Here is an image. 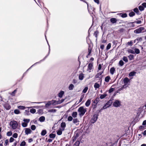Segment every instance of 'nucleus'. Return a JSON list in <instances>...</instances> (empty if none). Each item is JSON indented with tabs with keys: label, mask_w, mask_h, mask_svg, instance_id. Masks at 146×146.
<instances>
[{
	"label": "nucleus",
	"mask_w": 146,
	"mask_h": 146,
	"mask_svg": "<svg viewBox=\"0 0 146 146\" xmlns=\"http://www.w3.org/2000/svg\"><path fill=\"white\" fill-rule=\"evenodd\" d=\"M52 105H56V104H58V101H57L56 100H52L51 101Z\"/></svg>",
	"instance_id": "14"
},
{
	"label": "nucleus",
	"mask_w": 146,
	"mask_h": 146,
	"mask_svg": "<svg viewBox=\"0 0 146 146\" xmlns=\"http://www.w3.org/2000/svg\"><path fill=\"white\" fill-rule=\"evenodd\" d=\"M134 56L132 54H130L129 56L128 57L130 60H132Z\"/></svg>",
	"instance_id": "47"
},
{
	"label": "nucleus",
	"mask_w": 146,
	"mask_h": 146,
	"mask_svg": "<svg viewBox=\"0 0 146 146\" xmlns=\"http://www.w3.org/2000/svg\"><path fill=\"white\" fill-rule=\"evenodd\" d=\"M134 52L136 54H139L140 53V50L138 48H135L134 49Z\"/></svg>",
	"instance_id": "31"
},
{
	"label": "nucleus",
	"mask_w": 146,
	"mask_h": 146,
	"mask_svg": "<svg viewBox=\"0 0 146 146\" xmlns=\"http://www.w3.org/2000/svg\"><path fill=\"white\" fill-rule=\"evenodd\" d=\"M141 23H142V22L141 21L138 20V21H135L133 23H135L136 24H141Z\"/></svg>",
	"instance_id": "54"
},
{
	"label": "nucleus",
	"mask_w": 146,
	"mask_h": 146,
	"mask_svg": "<svg viewBox=\"0 0 146 146\" xmlns=\"http://www.w3.org/2000/svg\"><path fill=\"white\" fill-rule=\"evenodd\" d=\"M45 37H46V40L47 41V43H48V46H49V51H48V54H47V55H46L45 57L42 60H40V61L38 62H36V63H35L34 64H33V65L30 68H29L28 70H27L26 71V72L24 74H23V75L24 76L26 74V72H27L33 66H34V65L36 64H38V63H40L42 61H43L47 57V56H48V55H49V54H50V46H49V44H48V41L46 39V35H45Z\"/></svg>",
	"instance_id": "1"
},
{
	"label": "nucleus",
	"mask_w": 146,
	"mask_h": 146,
	"mask_svg": "<svg viewBox=\"0 0 146 146\" xmlns=\"http://www.w3.org/2000/svg\"><path fill=\"white\" fill-rule=\"evenodd\" d=\"M12 133L11 131H8L7 133V135L8 136H10L12 135Z\"/></svg>",
	"instance_id": "46"
},
{
	"label": "nucleus",
	"mask_w": 146,
	"mask_h": 146,
	"mask_svg": "<svg viewBox=\"0 0 146 146\" xmlns=\"http://www.w3.org/2000/svg\"><path fill=\"white\" fill-rule=\"evenodd\" d=\"M72 119L73 118L71 116H69L68 118V120L69 121H71Z\"/></svg>",
	"instance_id": "53"
},
{
	"label": "nucleus",
	"mask_w": 146,
	"mask_h": 146,
	"mask_svg": "<svg viewBox=\"0 0 146 146\" xmlns=\"http://www.w3.org/2000/svg\"><path fill=\"white\" fill-rule=\"evenodd\" d=\"M84 78V74L83 73L80 74L78 76L79 79L80 80H82Z\"/></svg>",
	"instance_id": "9"
},
{
	"label": "nucleus",
	"mask_w": 146,
	"mask_h": 146,
	"mask_svg": "<svg viewBox=\"0 0 146 146\" xmlns=\"http://www.w3.org/2000/svg\"><path fill=\"white\" fill-rule=\"evenodd\" d=\"M91 103V100H88L85 103V105L86 107H88L89 106Z\"/></svg>",
	"instance_id": "16"
},
{
	"label": "nucleus",
	"mask_w": 146,
	"mask_h": 146,
	"mask_svg": "<svg viewBox=\"0 0 146 146\" xmlns=\"http://www.w3.org/2000/svg\"><path fill=\"white\" fill-rule=\"evenodd\" d=\"M127 17V15L126 13L123 14L121 15V17Z\"/></svg>",
	"instance_id": "62"
},
{
	"label": "nucleus",
	"mask_w": 146,
	"mask_h": 146,
	"mask_svg": "<svg viewBox=\"0 0 146 146\" xmlns=\"http://www.w3.org/2000/svg\"><path fill=\"white\" fill-rule=\"evenodd\" d=\"M136 72H134V71L132 72H130L129 74V76H133L135 75V74H136Z\"/></svg>",
	"instance_id": "26"
},
{
	"label": "nucleus",
	"mask_w": 146,
	"mask_h": 146,
	"mask_svg": "<svg viewBox=\"0 0 146 146\" xmlns=\"http://www.w3.org/2000/svg\"><path fill=\"white\" fill-rule=\"evenodd\" d=\"M10 125L13 129H15L17 127L18 124L16 121H11Z\"/></svg>",
	"instance_id": "5"
},
{
	"label": "nucleus",
	"mask_w": 146,
	"mask_h": 146,
	"mask_svg": "<svg viewBox=\"0 0 146 146\" xmlns=\"http://www.w3.org/2000/svg\"><path fill=\"white\" fill-rule=\"evenodd\" d=\"M111 43H109L106 47V49L107 50H109L111 48Z\"/></svg>",
	"instance_id": "50"
},
{
	"label": "nucleus",
	"mask_w": 146,
	"mask_h": 146,
	"mask_svg": "<svg viewBox=\"0 0 146 146\" xmlns=\"http://www.w3.org/2000/svg\"><path fill=\"white\" fill-rule=\"evenodd\" d=\"M94 87L95 88V90H96L97 88H98L100 87V85L96 83L94 84Z\"/></svg>",
	"instance_id": "21"
},
{
	"label": "nucleus",
	"mask_w": 146,
	"mask_h": 146,
	"mask_svg": "<svg viewBox=\"0 0 146 146\" xmlns=\"http://www.w3.org/2000/svg\"><path fill=\"white\" fill-rule=\"evenodd\" d=\"M94 69L93 65V63H89L88 64L87 71L89 72H91V70Z\"/></svg>",
	"instance_id": "8"
},
{
	"label": "nucleus",
	"mask_w": 146,
	"mask_h": 146,
	"mask_svg": "<svg viewBox=\"0 0 146 146\" xmlns=\"http://www.w3.org/2000/svg\"><path fill=\"white\" fill-rule=\"evenodd\" d=\"M135 15V13L134 12L132 11L131 12L129 13V15L130 17H132L133 16H134Z\"/></svg>",
	"instance_id": "42"
},
{
	"label": "nucleus",
	"mask_w": 146,
	"mask_h": 146,
	"mask_svg": "<svg viewBox=\"0 0 146 146\" xmlns=\"http://www.w3.org/2000/svg\"><path fill=\"white\" fill-rule=\"evenodd\" d=\"M80 142L79 141H77L74 144L73 146H79Z\"/></svg>",
	"instance_id": "43"
},
{
	"label": "nucleus",
	"mask_w": 146,
	"mask_h": 146,
	"mask_svg": "<svg viewBox=\"0 0 146 146\" xmlns=\"http://www.w3.org/2000/svg\"><path fill=\"white\" fill-rule=\"evenodd\" d=\"M65 100V99H62L58 101V103L59 104H60L62 103Z\"/></svg>",
	"instance_id": "60"
},
{
	"label": "nucleus",
	"mask_w": 146,
	"mask_h": 146,
	"mask_svg": "<svg viewBox=\"0 0 146 146\" xmlns=\"http://www.w3.org/2000/svg\"><path fill=\"white\" fill-rule=\"evenodd\" d=\"M4 106L7 110H9L11 108V106L7 104H5Z\"/></svg>",
	"instance_id": "30"
},
{
	"label": "nucleus",
	"mask_w": 146,
	"mask_h": 146,
	"mask_svg": "<svg viewBox=\"0 0 146 146\" xmlns=\"http://www.w3.org/2000/svg\"><path fill=\"white\" fill-rule=\"evenodd\" d=\"M22 125L23 127H26L27 125V124L25 122H23L22 123Z\"/></svg>",
	"instance_id": "49"
},
{
	"label": "nucleus",
	"mask_w": 146,
	"mask_h": 146,
	"mask_svg": "<svg viewBox=\"0 0 146 146\" xmlns=\"http://www.w3.org/2000/svg\"><path fill=\"white\" fill-rule=\"evenodd\" d=\"M117 21V19L115 18H112L110 19V21L113 23H116Z\"/></svg>",
	"instance_id": "23"
},
{
	"label": "nucleus",
	"mask_w": 146,
	"mask_h": 146,
	"mask_svg": "<svg viewBox=\"0 0 146 146\" xmlns=\"http://www.w3.org/2000/svg\"><path fill=\"white\" fill-rule=\"evenodd\" d=\"M66 126V123L64 122H62L61 124V126L62 128V130H64V128Z\"/></svg>",
	"instance_id": "13"
},
{
	"label": "nucleus",
	"mask_w": 146,
	"mask_h": 146,
	"mask_svg": "<svg viewBox=\"0 0 146 146\" xmlns=\"http://www.w3.org/2000/svg\"><path fill=\"white\" fill-rule=\"evenodd\" d=\"M62 130H59L57 132V134L58 135H60L62 134Z\"/></svg>",
	"instance_id": "44"
},
{
	"label": "nucleus",
	"mask_w": 146,
	"mask_h": 146,
	"mask_svg": "<svg viewBox=\"0 0 146 146\" xmlns=\"http://www.w3.org/2000/svg\"><path fill=\"white\" fill-rule=\"evenodd\" d=\"M79 121L77 118H75L73 119V123L76 124V125L79 124L78 123Z\"/></svg>",
	"instance_id": "24"
},
{
	"label": "nucleus",
	"mask_w": 146,
	"mask_h": 146,
	"mask_svg": "<svg viewBox=\"0 0 146 146\" xmlns=\"http://www.w3.org/2000/svg\"><path fill=\"white\" fill-rule=\"evenodd\" d=\"M133 11L134 12L136 13L137 14H139V11L137 8H136L133 9Z\"/></svg>",
	"instance_id": "33"
},
{
	"label": "nucleus",
	"mask_w": 146,
	"mask_h": 146,
	"mask_svg": "<svg viewBox=\"0 0 146 146\" xmlns=\"http://www.w3.org/2000/svg\"><path fill=\"white\" fill-rule=\"evenodd\" d=\"M46 133V131L45 130H43L41 133V135L42 136H44Z\"/></svg>",
	"instance_id": "32"
},
{
	"label": "nucleus",
	"mask_w": 146,
	"mask_h": 146,
	"mask_svg": "<svg viewBox=\"0 0 146 146\" xmlns=\"http://www.w3.org/2000/svg\"><path fill=\"white\" fill-rule=\"evenodd\" d=\"M30 111L32 113H34L36 112V110L34 109H32L30 110Z\"/></svg>",
	"instance_id": "39"
},
{
	"label": "nucleus",
	"mask_w": 146,
	"mask_h": 146,
	"mask_svg": "<svg viewBox=\"0 0 146 146\" xmlns=\"http://www.w3.org/2000/svg\"><path fill=\"white\" fill-rule=\"evenodd\" d=\"M108 107V106L106 104L101 109V110H103V109H106Z\"/></svg>",
	"instance_id": "59"
},
{
	"label": "nucleus",
	"mask_w": 146,
	"mask_h": 146,
	"mask_svg": "<svg viewBox=\"0 0 146 146\" xmlns=\"http://www.w3.org/2000/svg\"><path fill=\"white\" fill-rule=\"evenodd\" d=\"M133 42L132 41H130V42H129L127 43V44L130 46H132L133 44Z\"/></svg>",
	"instance_id": "55"
},
{
	"label": "nucleus",
	"mask_w": 146,
	"mask_h": 146,
	"mask_svg": "<svg viewBox=\"0 0 146 146\" xmlns=\"http://www.w3.org/2000/svg\"><path fill=\"white\" fill-rule=\"evenodd\" d=\"M27 108V107L23 106H18V108L21 110H24Z\"/></svg>",
	"instance_id": "27"
},
{
	"label": "nucleus",
	"mask_w": 146,
	"mask_h": 146,
	"mask_svg": "<svg viewBox=\"0 0 146 146\" xmlns=\"http://www.w3.org/2000/svg\"><path fill=\"white\" fill-rule=\"evenodd\" d=\"M78 111L79 113V115L80 116H83L86 111V110L83 106L80 107L78 110Z\"/></svg>",
	"instance_id": "2"
},
{
	"label": "nucleus",
	"mask_w": 146,
	"mask_h": 146,
	"mask_svg": "<svg viewBox=\"0 0 146 146\" xmlns=\"http://www.w3.org/2000/svg\"><path fill=\"white\" fill-rule=\"evenodd\" d=\"M88 87H85L84 88V90H83L82 91V92L84 93H86L87 92V91L88 90Z\"/></svg>",
	"instance_id": "41"
},
{
	"label": "nucleus",
	"mask_w": 146,
	"mask_h": 146,
	"mask_svg": "<svg viewBox=\"0 0 146 146\" xmlns=\"http://www.w3.org/2000/svg\"><path fill=\"white\" fill-rule=\"evenodd\" d=\"M84 94H83L81 96L80 99L79 100V102H81L82 101V100L84 97Z\"/></svg>",
	"instance_id": "58"
},
{
	"label": "nucleus",
	"mask_w": 146,
	"mask_h": 146,
	"mask_svg": "<svg viewBox=\"0 0 146 146\" xmlns=\"http://www.w3.org/2000/svg\"><path fill=\"white\" fill-rule=\"evenodd\" d=\"M31 129L33 130H34L36 129V126L34 125H32L31 126Z\"/></svg>",
	"instance_id": "52"
},
{
	"label": "nucleus",
	"mask_w": 146,
	"mask_h": 146,
	"mask_svg": "<svg viewBox=\"0 0 146 146\" xmlns=\"http://www.w3.org/2000/svg\"><path fill=\"white\" fill-rule=\"evenodd\" d=\"M107 96L106 94H103L100 95V99H102L105 98Z\"/></svg>",
	"instance_id": "25"
},
{
	"label": "nucleus",
	"mask_w": 146,
	"mask_h": 146,
	"mask_svg": "<svg viewBox=\"0 0 146 146\" xmlns=\"http://www.w3.org/2000/svg\"><path fill=\"white\" fill-rule=\"evenodd\" d=\"M144 29V28L143 27H140L134 31V33H139L142 32Z\"/></svg>",
	"instance_id": "7"
},
{
	"label": "nucleus",
	"mask_w": 146,
	"mask_h": 146,
	"mask_svg": "<svg viewBox=\"0 0 146 146\" xmlns=\"http://www.w3.org/2000/svg\"><path fill=\"white\" fill-rule=\"evenodd\" d=\"M14 112L16 114H18L20 113V111L19 110L16 109L14 110Z\"/></svg>",
	"instance_id": "51"
},
{
	"label": "nucleus",
	"mask_w": 146,
	"mask_h": 146,
	"mask_svg": "<svg viewBox=\"0 0 146 146\" xmlns=\"http://www.w3.org/2000/svg\"><path fill=\"white\" fill-rule=\"evenodd\" d=\"M23 121L24 122L27 123V124L29 122L30 119H24L23 120Z\"/></svg>",
	"instance_id": "37"
},
{
	"label": "nucleus",
	"mask_w": 146,
	"mask_h": 146,
	"mask_svg": "<svg viewBox=\"0 0 146 146\" xmlns=\"http://www.w3.org/2000/svg\"><path fill=\"white\" fill-rule=\"evenodd\" d=\"M114 90V88H111L109 90V92L110 93H111Z\"/></svg>",
	"instance_id": "61"
},
{
	"label": "nucleus",
	"mask_w": 146,
	"mask_h": 146,
	"mask_svg": "<svg viewBox=\"0 0 146 146\" xmlns=\"http://www.w3.org/2000/svg\"><path fill=\"white\" fill-rule=\"evenodd\" d=\"M56 110L54 109H52L48 110V112H49L55 113L56 112Z\"/></svg>",
	"instance_id": "34"
},
{
	"label": "nucleus",
	"mask_w": 146,
	"mask_h": 146,
	"mask_svg": "<svg viewBox=\"0 0 146 146\" xmlns=\"http://www.w3.org/2000/svg\"><path fill=\"white\" fill-rule=\"evenodd\" d=\"M49 137L50 138H54L56 137L55 134L51 133L49 135Z\"/></svg>",
	"instance_id": "35"
},
{
	"label": "nucleus",
	"mask_w": 146,
	"mask_h": 146,
	"mask_svg": "<svg viewBox=\"0 0 146 146\" xmlns=\"http://www.w3.org/2000/svg\"><path fill=\"white\" fill-rule=\"evenodd\" d=\"M51 101H48L45 104V107L46 108L49 107L50 105H52Z\"/></svg>",
	"instance_id": "18"
},
{
	"label": "nucleus",
	"mask_w": 146,
	"mask_h": 146,
	"mask_svg": "<svg viewBox=\"0 0 146 146\" xmlns=\"http://www.w3.org/2000/svg\"><path fill=\"white\" fill-rule=\"evenodd\" d=\"M14 140V139L12 137H11L9 139V142H13Z\"/></svg>",
	"instance_id": "63"
},
{
	"label": "nucleus",
	"mask_w": 146,
	"mask_h": 146,
	"mask_svg": "<svg viewBox=\"0 0 146 146\" xmlns=\"http://www.w3.org/2000/svg\"><path fill=\"white\" fill-rule=\"evenodd\" d=\"M115 71V69L114 67H112L110 68V72L111 75H113Z\"/></svg>",
	"instance_id": "12"
},
{
	"label": "nucleus",
	"mask_w": 146,
	"mask_h": 146,
	"mask_svg": "<svg viewBox=\"0 0 146 146\" xmlns=\"http://www.w3.org/2000/svg\"><path fill=\"white\" fill-rule=\"evenodd\" d=\"M142 5L143 6V7H144V8H145L146 7V3H143L142 4Z\"/></svg>",
	"instance_id": "64"
},
{
	"label": "nucleus",
	"mask_w": 146,
	"mask_h": 146,
	"mask_svg": "<svg viewBox=\"0 0 146 146\" xmlns=\"http://www.w3.org/2000/svg\"><path fill=\"white\" fill-rule=\"evenodd\" d=\"M128 52L129 53H131V54H135L134 51L133 50H132L131 49L129 50H128Z\"/></svg>",
	"instance_id": "57"
},
{
	"label": "nucleus",
	"mask_w": 146,
	"mask_h": 146,
	"mask_svg": "<svg viewBox=\"0 0 146 146\" xmlns=\"http://www.w3.org/2000/svg\"><path fill=\"white\" fill-rule=\"evenodd\" d=\"M99 101V99L98 98H97L93 102V103L96 104V105L94 106V107L96 106L98 104Z\"/></svg>",
	"instance_id": "28"
},
{
	"label": "nucleus",
	"mask_w": 146,
	"mask_h": 146,
	"mask_svg": "<svg viewBox=\"0 0 146 146\" xmlns=\"http://www.w3.org/2000/svg\"><path fill=\"white\" fill-rule=\"evenodd\" d=\"M110 77L109 76H106L105 78V81L107 82H108L110 80Z\"/></svg>",
	"instance_id": "29"
},
{
	"label": "nucleus",
	"mask_w": 146,
	"mask_h": 146,
	"mask_svg": "<svg viewBox=\"0 0 146 146\" xmlns=\"http://www.w3.org/2000/svg\"><path fill=\"white\" fill-rule=\"evenodd\" d=\"M123 61L126 62H127L128 61L127 58L126 56H123Z\"/></svg>",
	"instance_id": "40"
},
{
	"label": "nucleus",
	"mask_w": 146,
	"mask_h": 146,
	"mask_svg": "<svg viewBox=\"0 0 146 146\" xmlns=\"http://www.w3.org/2000/svg\"><path fill=\"white\" fill-rule=\"evenodd\" d=\"M74 88V86L72 84H70L68 86V88L69 90H72Z\"/></svg>",
	"instance_id": "15"
},
{
	"label": "nucleus",
	"mask_w": 146,
	"mask_h": 146,
	"mask_svg": "<svg viewBox=\"0 0 146 146\" xmlns=\"http://www.w3.org/2000/svg\"><path fill=\"white\" fill-rule=\"evenodd\" d=\"M18 136V134L17 133H15L13 134V137L15 138H17Z\"/></svg>",
	"instance_id": "56"
},
{
	"label": "nucleus",
	"mask_w": 146,
	"mask_h": 146,
	"mask_svg": "<svg viewBox=\"0 0 146 146\" xmlns=\"http://www.w3.org/2000/svg\"><path fill=\"white\" fill-rule=\"evenodd\" d=\"M32 108L31 107H27L28 109L27 110H25V115H29L30 114V113L29 112V109L30 108Z\"/></svg>",
	"instance_id": "10"
},
{
	"label": "nucleus",
	"mask_w": 146,
	"mask_h": 146,
	"mask_svg": "<svg viewBox=\"0 0 146 146\" xmlns=\"http://www.w3.org/2000/svg\"><path fill=\"white\" fill-rule=\"evenodd\" d=\"M26 143L24 141H22L20 144V146H25L26 145Z\"/></svg>",
	"instance_id": "45"
},
{
	"label": "nucleus",
	"mask_w": 146,
	"mask_h": 146,
	"mask_svg": "<svg viewBox=\"0 0 146 146\" xmlns=\"http://www.w3.org/2000/svg\"><path fill=\"white\" fill-rule=\"evenodd\" d=\"M112 103V101L111 100H109L106 104L109 107H110Z\"/></svg>",
	"instance_id": "22"
},
{
	"label": "nucleus",
	"mask_w": 146,
	"mask_h": 146,
	"mask_svg": "<svg viewBox=\"0 0 146 146\" xmlns=\"http://www.w3.org/2000/svg\"><path fill=\"white\" fill-rule=\"evenodd\" d=\"M124 63L123 62L122 60H121L119 62V65L120 66H122L124 65Z\"/></svg>",
	"instance_id": "36"
},
{
	"label": "nucleus",
	"mask_w": 146,
	"mask_h": 146,
	"mask_svg": "<svg viewBox=\"0 0 146 146\" xmlns=\"http://www.w3.org/2000/svg\"><path fill=\"white\" fill-rule=\"evenodd\" d=\"M78 113L77 112L74 111L72 112V116L74 118H76L77 116Z\"/></svg>",
	"instance_id": "17"
},
{
	"label": "nucleus",
	"mask_w": 146,
	"mask_h": 146,
	"mask_svg": "<svg viewBox=\"0 0 146 146\" xmlns=\"http://www.w3.org/2000/svg\"><path fill=\"white\" fill-rule=\"evenodd\" d=\"M98 114L94 115L91 119V122L92 123H94L96 122L98 118Z\"/></svg>",
	"instance_id": "6"
},
{
	"label": "nucleus",
	"mask_w": 146,
	"mask_h": 146,
	"mask_svg": "<svg viewBox=\"0 0 146 146\" xmlns=\"http://www.w3.org/2000/svg\"><path fill=\"white\" fill-rule=\"evenodd\" d=\"M45 120V118L43 116L40 117L39 118V120L41 122H42L44 121Z\"/></svg>",
	"instance_id": "20"
},
{
	"label": "nucleus",
	"mask_w": 146,
	"mask_h": 146,
	"mask_svg": "<svg viewBox=\"0 0 146 146\" xmlns=\"http://www.w3.org/2000/svg\"><path fill=\"white\" fill-rule=\"evenodd\" d=\"M64 94V92L63 91H61L58 94V96L59 97L61 98Z\"/></svg>",
	"instance_id": "19"
},
{
	"label": "nucleus",
	"mask_w": 146,
	"mask_h": 146,
	"mask_svg": "<svg viewBox=\"0 0 146 146\" xmlns=\"http://www.w3.org/2000/svg\"><path fill=\"white\" fill-rule=\"evenodd\" d=\"M139 9L140 11H143L144 9V8L142 5H140L139 7Z\"/></svg>",
	"instance_id": "38"
},
{
	"label": "nucleus",
	"mask_w": 146,
	"mask_h": 146,
	"mask_svg": "<svg viewBox=\"0 0 146 146\" xmlns=\"http://www.w3.org/2000/svg\"><path fill=\"white\" fill-rule=\"evenodd\" d=\"M25 130V134L27 135H28V134H30L31 133V129L29 128H26Z\"/></svg>",
	"instance_id": "11"
},
{
	"label": "nucleus",
	"mask_w": 146,
	"mask_h": 146,
	"mask_svg": "<svg viewBox=\"0 0 146 146\" xmlns=\"http://www.w3.org/2000/svg\"><path fill=\"white\" fill-rule=\"evenodd\" d=\"M113 105L115 107L118 108L119 107L121 106V101L119 100H116L113 102Z\"/></svg>",
	"instance_id": "4"
},
{
	"label": "nucleus",
	"mask_w": 146,
	"mask_h": 146,
	"mask_svg": "<svg viewBox=\"0 0 146 146\" xmlns=\"http://www.w3.org/2000/svg\"><path fill=\"white\" fill-rule=\"evenodd\" d=\"M17 91V90H15L11 94V95L12 96H14L15 94H16Z\"/></svg>",
	"instance_id": "48"
},
{
	"label": "nucleus",
	"mask_w": 146,
	"mask_h": 146,
	"mask_svg": "<svg viewBox=\"0 0 146 146\" xmlns=\"http://www.w3.org/2000/svg\"><path fill=\"white\" fill-rule=\"evenodd\" d=\"M123 82L124 85H123V87L124 88H126L129 85V83L130 82V80L127 77L125 78L123 80Z\"/></svg>",
	"instance_id": "3"
}]
</instances>
